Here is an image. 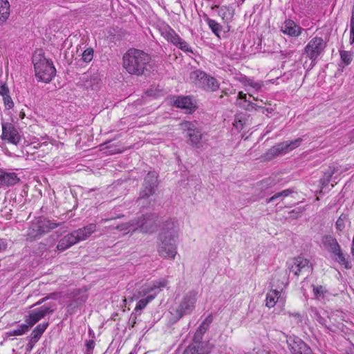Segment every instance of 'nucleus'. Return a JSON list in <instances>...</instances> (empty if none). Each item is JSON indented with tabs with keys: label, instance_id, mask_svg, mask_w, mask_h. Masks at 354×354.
Instances as JSON below:
<instances>
[{
	"label": "nucleus",
	"instance_id": "2",
	"mask_svg": "<svg viewBox=\"0 0 354 354\" xmlns=\"http://www.w3.org/2000/svg\"><path fill=\"white\" fill-rule=\"evenodd\" d=\"M150 62L149 54L136 48L129 49L123 55V67L131 75H143Z\"/></svg>",
	"mask_w": 354,
	"mask_h": 354
},
{
	"label": "nucleus",
	"instance_id": "14",
	"mask_svg": "<svg viewBox=\"0 0 354 354\" xmlns=\"http://www.w3.org/2000/svg\"><path fill=\"white\" fill-rule=\"evenodd\" d=\"M1 138L8 142L17 145L21 140V136L13 124L2 122Z\"/></svg>",
	"mask_w": 354,
	"mask_h": 354
},
{
	"label": "nucleus",
	"instance_id": "33",
	"mask_svg": "<svg viewBox=\"0 0 354 354\" xmlns=\"http://www.w3.org/2000/svg\"><path fill=\"white\" fill-rule=\"evenodd\" d=\"M292 192H293V191L290 189H287L283 190L282 192H278V193L275 194L274 196H272V197H270V198H268L267 200V203L274 202L275 200H277L278 198H281V201H283V199L284 198L288 196Z\"/></svg>",
	"mask_w": 354,
	"mask_h": 354
},
{
	"label": "nucleus",
	"instance_id": "41",
	"mask_svg": "<svg viewBox=\"0 0 354 354\" xmlns=\"http://www.w3.org/2000/svg\"><path fill=\"white\" fill-rule=\"evenodd\" d=\"M350 28H351L350 41H351V44H353L354 42V3H353V8H352V11H351Z\"/></svg>",
	"mask_w": 354,
	"mask_h": 354
},
{
	"label": "nucleus",
	"instance_id": "4",
	"mask_svg": "<svg viewBox=\"0 0 354 354\" xmlns=\"http://www.w3.org/2000/svg\"><path fill=\"white\" fill-rule=\"evenodd\" d=\"M35 76L39 80L48 83L55 75L56 70L53 62L41 56L35 55L32 57Z\"/></svg>",
	"mask_w": 354,
	"mask_h": 354
},
{
	"label": "nucleus",
	"instance_id": "8",
	"mask_svg": "<svg viewBox=\"0 0 354 354\" xmlns=\"http://www.w3.org/2000/svg\"><path fill=\"white\" fill-rule=\"evenodd\" d=\"M326 47V42L323 38L315 36L305 46L303 54L306 55V57L311 61V64L314 66L317 59L324 53Z\"/></svg>",
	"mask_w": 354,
	"mask_h": 354
},
{
	"label": "nucleus",
	"instance_id": "15",
	"mask_svg": "<svg viewBox=\"0 0 354 354\" xmlns=\"http://www.w3.org/2000/svg\"><path fill=\"white\" fill-rule=\"evenodd\" d=\"M287 344L292 354H313L310 348L297 337H290Z\"/></svg>",
	"mask_w": 354,
	"mask_h": 354
},
{
	"label": "nucleus",
	"instance_id": "16",
	"mask_svg": "<svg viewBox=\"0 0 354 354\" xmlns=\"http://www.w3.org/2000/svg\"><path fill=\"white\" fill-rule=\"evenodd\" d=\"M173 105L183 109L185 113H191L196 110V105L189 96H178L173 100Z\"/></svg>",
	"mask_w": 354,
	"mask_h": 354
},
{
	"label": "nucleus",
	"instance_id": "37",
	"mask_svg": "<svg viewBox=\"0 0 354 354\" xmlns=\"http://www.w3.org/2000/svg\"><path fill=\"white\" fill-rule=\"evenodd\" d=\"M93 49L91 48L86 49L82 53V59L84 62H90L93 59Z\"/></svg>",
	"mask_w": 354,
	"mask_h": 354
},
{
	"label": "nucleus",
	"instance_id": "45",
	"mask_svg": "<svg viewBox=\"0 0 354 354\" xmlns=\"http://www.w3.org/2000/svg\"><path fill=\"white\" fill-rule=\"evenodd\" d=\"M86 351L85 354H92L95 348V343L93 339L86 340L85 342Z\"/></svg>",
	"mask_w": 354,
	"mask_h": 354
},
{
	"label": "nucleus",
	"instance_id": "49",
	"mask_svg": "<svg viewBox=\"0 0 354 354\" xmlns=\"http://www.w3.org/2000/svg\"><path fill=\"white\" fill-rule=\"evenodd\" d=\"M315 317L319 324L322 325L326 324V319L317 310L315 311Z\"/></svg>",
	"mask_w": 354,
	"mask_h": 354
},
{
	"label": "nucleus",
	"instance_id": "6",
	"mask_svg": "<svg viewBox=\"0 0 354 354\" xmlns=\"http://www.w3.org/2000/svg\"><path fill=\"white\" fill-rule=\"evenodd\" d=\"M189 79L196 86L207 91H215L219 88L218 82L213 77L201 70H195L190 73Z\"/></svg>",
	"mask_w": 354,
	"mask_h": 354
},
{
	"label": "nucleus",
	"instance_id": "42",
	"mask_svg": "<svg viewBox=\"0 0 354 354\" xmlns=\"http://www.w3.org/2000/svg\"><path fill=\"white\" fill-rule=\"evenodd\" d=\"M245 85L251 86L255 91H259L262 87V84L260 82H254L250 79H247L245 80Z\"/></svg>",
	"mask_w": 354,
	"mask_h": 354
},
{
	"label": "nucleus",
	"instance_id": "50",
	"mask_svg": "<svg viewBox=\"0 0 354 354\" xmlns=\"http://www.w3.org/2000/svg\"><path fill=\"white\" fill-rule=\"evenodd\" d=\"M259 105H257L256 104H254L251 102H248V104L247 105V106L245 107V109L248 110V111H252L253 109H259Z\"/></svg>",
	"mask_w": 354,
	"mask_h": 354
},
{
	"label": "nucleus",
	"instance_id": "24",
	"mask_svg": "<svg viewBox=\"0 0 354 354\" xmlns=\"http://www.w3.org/2000/svg\"><path fill=\"white\" fill-rule=\"evenodd\" d=\"M351 222L349 219L348 214L342 213L335 222V229L338 234L343 232L347 226H350Z\"/></svg>",
	"mask_w": 354,
	"mask_h": 354
},
{
	"label": "nucleus",
	"instance_id": "28",
	"mask_svg": "<svg viewBox=\"0 0 354 354\" xmlns=\"http://www.w3.org/2000/svg\"><path fill=\"white\" fill-rule=\"evenodd\" d=\"M115 228L122 232L123 234L133 232L138 230L136 220H133L121 225H118Z\"/></svg>",
	"mask_w": 354,
	"mask_h": 354
},
{
	"label": "nucleus",
	"instance_id": "25",
	"mask_svg": "<svg viewBox=\"0 0 354 354\" xmlns=\"http://www.w3.org/2000/svg\"><path fill=\"white\" fill-rule=\"evenodd\" d=\"M313 295L316 299L324 302L330 296V292L325 286H313Z\"/></svg>",
	"mask_w": 354,
	"mask_h": 354
},
{
	"label": "nucleus",
	"instance_id": "55",
	"mask_svg": "<svg viewBox=\"0 0 354 354\" xmlns=\"http://www.w3.org/2000/svg\"><path fill=\"white\" fill-rule=\"evenodd\" d=\"M259 109L262 111L263 113L267 114L268 113H270V111H269L268 109H265L264 107H262L261 106H259Z\"/></svg>",
	"mask_w": 354,
	"mask_h": 354
},
{
	"label": "nucleus",
	"instance_id": "9",
	"mask_svg": "<svg viewBox=\"0 0 354 354\" xmlns=\"http://www.w3.org/2000/svg\"><path fill=\"white\" fill-rule=\"evenodd\" d=\"M303 139L297 138L291 141L280 142L272 147L266 153L268 159H272L281 154H285L300 146Z\"/></svg>",
	"mask_w": 354,
	"mask_h": 354
},
{
	"label": "nucleus",
	"instance_id": "21",
	"mask_svg": "<svg viewBox=\"0 0 354 354\" xmlns=\"http://www.w3.org/2000/svg\"><path fill=\"white\" fill-rule=\"evenodd\" d=\"M96 227L95 223H90L82 228L73 231V233L80 242L88 238L96 230Z\"/></svg>",
	"mask_w": 354,
	"mask_h": 354
},
{
	"label": "nucleus",
	"instance_id": "5",
	"mask_svg": "<svg viewBox=\"0 0 354 354\" xmlns=\"http://www.w3.org/2000/svg\"><path fill=\"white\" fill-rule=\"evenodd\" d=\"M59 224L47 218L39 217L32 221L27 231V239L30 241L39 239L50 230L58 227Z\"/></svg>",
	"mask_w": 354,
	"mask_h": 354
},
{
	"label": "nucleus",
	"instance_id": "44",
	"mask_svg": "<svg viewBox=\"0 0 354 354\" xmlns=\"http://www.w3.org/2000/svg\"><path fill=\"white\" fill-rule=\"evenodd\" d=\"M41 336V334L33 330L30 333V336L28 337L29 344H35L37 342L38 340L40 339Z\"/></svg>",
	"mask_w": 354,
	"mask_h": 354
},
{
	"label": "nucleus",
	"instance_id": "1",
	"mask_svg": "<svg viewBox=\"0 0 354 354\" xmlns=\"http://www.w3.org/2000/svg\"><path fill=\"white\" fill-rule=\"evenodd\" d=\"M178 228L175 222L167 221L158 234L157 252L160 257L174 259L177 254Z\"/></svg>",
	"mask_w": 354,
	"mask_h": 354
},
{
	"label": "nucleus",
	"instance_id": "52",
	"mask_svg": "<svg viewBox=\"0 0 354 354\" xmlns=\"http://www.w3.org/2000/svg\"><path fill=\"white\" fill-rule=\"evenodd\" d=\"M290 217L292 218H297L300 216V213L298 212H296L295 210H292L290 212Z\"/></svg>",
	"mask_w": 354,
	"mask_h": 354
},
{
	"label": "nucleus",
	"instance_id": "36",
	"mask_svg": "<svg viewBox=\"0 0 354 354\" xmlns=\"http://www.w3.org/2000/svg\"><path fill=\"white\" fill-rule=\"evenodd\" d=\"M340 57L342 61L346 64L348 65L351 64L353 59V53L346 50H340Z\"/></svg>",
	"mask_w": 354,
	"mask_h": 354
},
{
	"label": "nucleus",
	"instance_id": "11",
	"mask_svg": "<svg viewBox=\"0 0 354 354\" xmlns=\"http://www.w3.org/2000/svg\"><path fill=\"white\" fill-rule=\"evenodd\" d=\"M197 291L192 290L183 296L177 309V312L180 317L189 314L194 309L195 304L197 300Z\"/></svg>",
	"mask_w": 354,
	"mask_h": 354
},
{
	"label": "nucleus",
	"instance_id": "26",
	"mask_svg": "<svg viewBox=\"0 0 354 354\" xmlns=\"http://www.w3.org/2000/svg\"><path fill=\"white\" fill-rule=\"evenodd\" d=\"M282 288L281 291L277 289L270 290L266 295V305L268 308H272L275 306L277 301L281 298Z\"/></svg>",
	"mask_w": 354,
	"mask_h": 354
},
{
	"label": "nucleus",
	"instance_id": "10",
	"mask_svg": "<svg viewBox=\"0 0 354 354\" xmlns=\"http://www.w3.org/2000/svg\"><path fill=\"white\" fill-rule=\"evenodd\" d=\"M288 268L290 272L295 275L308 274L311 270L309 261L302 257H297L290 259L288 262Z\"/></svg>",
	"mask_w": 354,
	"mask_h": 354
},
{
	"label": "nucleus",
	"instance_id": "54",
	"mask_svg": "<svg viewBox=\"0 0 354 354\" xmlns=\"http://www.w3.org/2000/svg\"><path fill=\"white\" fill-rule=\"evenodd\" d=\"M49 298H50V297H44V298L41 299L40 300H39L35 304H34V306L40 305L42 303H44V301H46L47 299H48Z\"/></svg>",
	"mask_w": 354,
	"mask_h": 354
},
{
	"label": "nucleus",
	"instance_id": "51",
	"mask_svg": "<svg viewBox=\"0 0 354 354\" xmlns=\"http://www.w3.org/2000/svg\"><path fill=\"white\" fill-rule=\"evenodd\" d=\"M7 248V243L2 239H0V252L4 251Z\"/></svg>",
	"mask_w": 354,
	"mask_h": 354
},
{
	"label": "nucleus",
	"instance_id": "40",
	"mask_svg": "<svg viewBox=\"0 0 354 354\" xmlns=\"http://www.w3.org/2000/svg\"><path fill=\"white\" fill-rule=\"evenodd\" d=\"M207 328L208 327L205 326V322H203L195 333L194 339L197 338H201L202 335L205 333Z\"/></svg>",
	"mask_w": 354,
	"mask_h": 354
},
{
	"label": "nucleus",
	"instance_id": "3",
	"mask_svg": "<svg viewBox=\"0 0 354 354\" xmlns=\"http://www.w3.org/2000/svg\"><path fill=\"white\" fill-rule=\"evenodd\" d=\"M321 241L325 250L331 254L336 262L347 270L352 268L351 263L343 252L339 243L335 236L331 234H325L322 236Z\"/></svg>",
	"mask_w": 354,
	"mask_h": 354
},
{
	"label": "nucleus",
	"instance_id": "62",
	"mask_svg": "<svg viewBox=\"0 0 354 354\" xmlns=\"http://www.w3.org/2000/svg\"><path fill=\"white\" fill-rule=\"evenodd\" d=\"M352 242H353V243H354V236H353V238Z\"/></svg>",
	"mask_w": 354,
	"mask_h": 354
},
{
	"label": "nucleus",
	"instance_id": "60",
	"mask_svg": "<svg viewBox=\"0 0 354 354\" xmlns=\"http://www.w3.org/2000/svg\"><path fill=\"white\" fill-rule=\"evenodd\" d=\"M32 344H28V345H30V346H29V348H32Z\"/></svg>",
	"mask_w": 354,
	"mask_h": 354
},
{
	"label": "nucleus",
	"instance_id": "43",
	"mask_svg": "<svg viewBox=\"0 0 354 354\" xmlns=\"http://www.w3.org/2000/svg\"><path fill=\"white\" fill-rule=\"evenodd\" d=\"M2 97H3V102H4L6 107L8 109H12L14 106V102H13L11 97L10 96L9 93H6V95H3Z\"/></svg>",
	"mask_w": 354,
	"mask_h": 354
},
{
	"label": "nucleus",
	"instance_id": "23",
	"mask_svg": "<svg viewBox=\"0 0 354 354\" xmlns=\"http://www.w3.org/2000/svg\"><path fill=\"white\" fill-rule=\"evenodd\" d=\"M161 35L167 41L172 43L174 46L179 42L180 39L179 35L168 25L162 27Z\"/></svg>",
	"mask_w": 354,
	"mask_h": 354
},
{
	"label": "nucleus",
	"instance_id": "29",
	"mask_svg": "<svg viewBox=\"0 0 354 354\" xmlns=\"http://www.w3.org/2000/svg\"><path fill=\"white\" fill-rule=\"evenodd\" d=\"M10 15V4L8 0H0V23L6 21Z\"/></svg>",
	"mask_w": 354,
	"mask_h": 354
},
{
	"label": "nucleus",
	"instance_id": "59",
	"mask_svg": "<svg viewBox=\"0 0 354 354\" xmlns=\"http://www.w3.org/2000/svg\"><path fill=\"white\" fill-rule=\"evenodd\" d=\"M271 286H272V288H273L275 286L274 284V280H273V281L271 283Z\"/></svg>",
	"mask_w": 354,
	"mask_h": 354
},
{
	"label": "nucleus",
	"instance_id": "48",
	"mask_svg": "<svg viewBox=\"0 0 354 354\" xmlns=\"http://www.w3.org/2000/svg\"><path fill=\"white\" fill-rule=\"evenodd\" d=\"M6 93H9L8 87L5 83L0 82V95L3 96Z\"/></svg>",
	"mask_w": 354,
	"mask_h": 354
},
{
	"label": "nucleus",
	"instance_id": "17",
	"mask_svg": "<svg viewBox=\"0 0 354 354\" xmlns=\"http://www.w3.org/2000/svg\"><path fill=\"white\" fill-rule=\"evenodd\" d=\"M167 284V280L162 279L153 281L152 284L144 285L138 291L137 297H142L150 293L153 294L155 292H157L158 294L159 292L158 289L165 287Z\"/></svg>",
	"mask_w": 354,
	"mask_h": 354
},
{
	"label": "nucleus",
	"instance_id": "38",
	"mask_svg": "<svg viewBox=\"0 0 354 354\" xmlns=\"http://www.w3.org/2000/svg\"><path fill=\"white\" fill-rule=\"evenodd\" d=\"M208 25L212 32L218 36V33L221 31V26L213 19H209Z\"/></svg>",
	"mask_w": 354,
	"mask_h": 354
},
{
	"label": "nucleus",
	"instance_id": "20",
	"mask_svg": "<svg viewBox=\"0 0 354 354\" xmlns=\"http://www.w3.org/2000/svg\"><path fill=\"white\" fill-rule=\"evenodd\" d=\"M19 180V178L15 172L0 169V187L14 186L17 184Z\"/></svg>",
	"mask_w": 354,
	"mask_h": 354
},
{
	"label": "nucleus",
	"instance_id": "7",
	"mask_svg": "<svg viewBox=\"0 0 354 354\" xmlns=\"http://www.w3.org/2000/svg\"><path fill=\"white\" fill-rule=\"evenodd\" d=\"M181 127L186 133L187 142L191 146L199 148L203 137L202 129L196 122L185 121L181 123Z\"/></svg>",
	"mask_w": 354,
	"mask_h": 354
},
{
	"label": "nucleus",
	"instance_id": "53",
	"mask_svg": "<svg viewBox=\"0 0 354 354\" xmlns=\"http://www.w3.org/2000/svg\"><path fill=\"white\" fill-rule=\"evenodd\" d=\"M238 99L243 100L245 102H248L246 94L243 93L242 91L239 92Z\"/></svg>",
	"mask_w": 354,
	"mask_h": 354
},
{
	"label": "nucleus",
	"instance_id": "30",
	"mask_svg": "<svg viewBox=\"0 0 354 354\" xmlns=\"http://www.w3.org/2000/svg\"><path fill=\"white\" fill-rule=\"evenodd\" d=\"M31 327L28 323L21 324L17 328L10 330L6 333V337L19 336L27 333Z\"/></svg>",
	"mask_w": 354,
	"mask_h": 354
},
{
	"label": "nucleus",
	"instance_id": "31",
	"mask_svg": "<svg viewBox=\"0 0 354 354\" xmlns=\"http://www.w3.org/2000/svg\"><path fill=\"white\" fill-rule=\"evenodd\" d=\"M44 318L43 315L40 312L36 309L32 310L28 317L25 319V322L28 323L30 327L33 326L37 322Z\"/></svg>",
	"mask_w": 354,
	"mask_h": 354
},
{
	"label": "nucleus",
	"instance_id": "35",
	"mask_svg": "<svg viewBox=\"0 0 354 354\" xmlns=\"http://www.w3.org/2000/svg\"><path fill=\"white\" fill-rule=\"evenodd\" d=\"M56 309L55 304H49L48 305H44L37 310L42 314L44 317L46 315L53 313Z\"/></svg>",
	"mask_w": 354,
	"mask_h": 354
},
{
	"label": "nucleus",
	"instance_id": "47",
	"mask_svg": "<svg viewBox=\"0 0 354 354\" xmlns=\"http://www.w3.org/2000/svg\"><path fill=\"white\" fill-rule=\"evenodd\" d=\"M48 326V323L46 322V323H43V324H39L37 325L35 328V330H36L37 332L39 333L40 334H43V333L46 330V329L47 328Z\"/></svg>",
	"mask_w": 354,
	"mask_h": 354
},
{
	"label": "nucleus",
	"instance_id": "63",
	"mask_svg": "<svg viewBox=\"0 0 354 354\" xmlns=\"http://www.w3.org/2000/svg\"><path fill=\"white\" fill-rule=\"evenodd\" d=\"M129 354H133L132 353H130Z\"/></svg>",
	"mask_w": 354,
	"mask_h": 354
},
{
	"label": "nucleus",
	"instance_id": "22",
	"mask_svg": "<svg viewBox=\"0 0 354 354\" xmlns=\"http://www.w3.org/2000/svg\"><path fill=\"white\" fill-rule=\"evenodd\" d=\"M78 242V239L73 232L59 240L57 248L58 250L64 251Z\"/></svg>",
	"mask_w": 354,
	"mask_h": 354
},
{
	"label": "nucleus",
	"instance_id": "34",
	"mask_svg": "<svg viewBox=\"0 0 354 354\" xmlns=\"http://www.w3.org/2000/svg\"><path fill=\"white\" fill-rule=\"evenodd\" d=\"M335 173V169L334 168H329V169L326 171L324 174V176L323 178L321 179V183H322V188H324V187L327 186L328 185V183H330V180H331V177Z\"/></svg>",
	"mask_w": 354,
	"mask_h": 354
},
{
	"label": "nucleus",
	"instance_id": "12",
	"mask_svg": "<svg viewBox=\"0 0 354 354\" xmlns=\"http://www.w3.org/2000/svg\"><path fill=\"white\" fill-rule=\"evenodd\" d=\"M158 216L156 214L144 215L136 220L138 230L140 229L142 232L153 233L158 227Z\"/></svg>",
	"mask_w": 354,
	"mask_h": 354
},
{
	"label": "nucleus",
	"instance_id": "46",
	"mask_svg": "<svg viewBox=\"0 0 354 354\" xmlns=\"http://www.w3.org/2000/svg\"><path fill=\"white\" fill-rule=\"evenodd\" d=\"M272 185H273V182L270 178L262 180L259 183V186L261 187V189H267V188L271 187Z\"/></svg>",
	"mask_w": 354,
	"mask_h": 354
},
{
	"label": "nucleus",
	"instance_id": "27",
	"mask_svg": "<svg viewBox=\"0 0 354 354\" xmlns=\"http://www.w3.org/2000/svg\"><path fill=\"white\" fill-rule=\"evenodd\" d=\"M218 14L224 21L228 23L234 17V9L230 6H221L218 10Z\"/></svg>",
	"mask_w": 354,
	"mask_h": 354
},
{
	"label": "nucleus",
	"instance_id": "61",
	"mask_svg": "<svg viewBox=\"0 0 354 354\" xmlns=\"http://www.w3.org/2000/svg\"><path fill=\"white\" fill-rule=\"evenodd\" d=\"M72 306V304L68 306V311H69V308Z\"/></svg>",
	"mask_w": 354,
	"mask_h": 354
},
{
	"label": "nucleus",
	"instance_id": "58",
	"mask_svg": "<svg viewBox=\"0 0 354 354\" xmlns=\"http://www.w3.org/2000/svg\"><path fill=\"white\" fill-rule=\"evenodd\" d=\"M112 218H102L101 221H100V223H103V222H106V221H109L110 220H111Z\"/></svg>",
	"mask_w": 354,
	"mask_h": 354
},
{
	"label": "nucleus",
	"instance_id": "32",
	"mask_svg": "<svg viewBox=\"0 0 354 354\" xmlns=\"http://www.w3.org/2000/svg\"><path fill=\"white\" fill-rule=\"evenodd\" d=\"M157 295V292L153 294L148 295L146 298L139 300L135 308V311L141 310L146 307V306Z\"/></svg>",
	"mask_w": 354,
	"mask_h": 354
},
{
	"label": "nucleus",
	"instance_id": "19",
	"mask_svg": "<svg viewBox=\"0 0 354 354\" xmlns=\"http://www.w3.org/2000/svg\"><path fill=\"white\" fill-rule=\"evenodd\" d=\"M281 30L283 34L290 37H299L304 29L291 19L286 20L281 26Z\"/></svg>",
	"mask_w": 354,
	"mask_h": 354
},
{
	"label": "nucleus",
	"instance_id": "18",
	"mask_svg": "<svg viewBox=\"0 0 354 354\" xmlns=\"http://www.w3.org/2000/svg\"><path fill=\"white\" fill-rule=\"evenodd\" d=\"M211 348L208 343L194 342L185 349L183 354H209Z\"/></svg>",
	"mask_w": 354,
	"mask_h": 354
},
{
	"label": "nucleus",
	"instance_id": "56",
	"mask_svg": "<svg viewBox=\"0 0 354 354\" xmlns=\"http://www.w3.org/2000/svg\"><path fill=\"white\" fill-rule=\"evenodd\" d=\"M351 253L353 256H354V243L353 242L351 243Z\"/></svg>",
	"mask_w": 354,
	"mask_h": 354
},
{
	"label": "nucleus",
	"instance_id": "39",
	"mask_svg": "<svg viewBox=\"0 0 354 354\" xmlns=\"http://www.w3.org/2000/svg\"><path fill=\"white\" fill-rule=\"evenodd\" d=\"M175 46L180 48V50H183L184 52L192 53H193L192 48L189 47L188 44L182 38L180 39L179 42L176 43Z\"/></svg>",
	"mask_w": 354,
	"mask_h": 354
},
{
	"label": "nucleus",
	"instance_id": "57",
	"mask_svg": "<svg viewBox=\"0 0 354 354\" xmlns=\"http://www.w3.org/2000/svg\"><path fill=\"white\" fill-rule=\"evenodd\" d=\"M211 321H212L211 319H209L208 318H206L203 322H205V326L208 327Z\"/></svg>",
	"mask_w": 354,
	"mask_h": 354
},
{
	"label": "nucleus",
	"instance_id": "13",
	"mask_svg": "<svg viewBox=\"0 0 354 354\" xmlns=\"http://www.w3.org/2000/svg\"><path fill=\"white\" fill-rule=\"evenodd\" d=\"M158 185V179L156 173L149 172L145 178L142 189L140 192L139 201L149 198L155 193Z\"/></svg>",
	"mask_w": 354,
	"mask_h": 354
}]
</instances>
